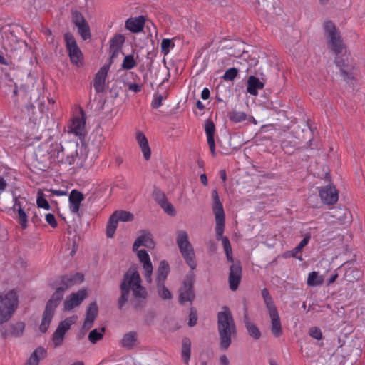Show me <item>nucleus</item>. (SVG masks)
Instances as JSON below:
<instances>
[{"mask_svg": "<svg viewBox=\"0 0 365 365\" xmlns=\"http://www.w3.org/2000/svg\"><path fill=\"white\" fill-rule=\"evenodd\" d=\"M82 115L81 118H74L70 126L71 131L76 135H81L85 128L86 119L83 111H82Z\"/></svg>", "mask_w": 365, "mask_h": 365, "instance_id": "28", "label": "nucleus"}, {"mask_svg": "<svg viewBox=\"0 0 365 365\" xmlns=\"http://www.w3.org/2000/svg\"><path fill=\"white\" fill-rule=\"evenodd\" d=\"M195 275L192 270L187 273L183 280L182 284L179 289L178 302L183 305L185 302L192 303L195 299L194 283Z\"/></svg>", "mask_w": 365, "mask_h": 365, "instance_id": "9", "label": "nucleus"}, {"mask_svg": "<svg viewBox=\"0 0 365 365\" xmlns=\"http://www.w3.org/2000/svg\"><path fill=\"white\" fill-rule=\"evenodd\" d=\"M138 257L141 263H143V268L153 266L150 256L145 250H140L138 252Z\"/></svg>", "mask_w": 365, "mask_h": 365, "instance_id": "44", "label": "nucleus"}, {"mask_svg": "<svg viewBox=\"0 0 365 365\" xmlns=\"http://www.w3.org/2000/svg\"><path fill=\"white\" fill-rule=\"evenodd\" d=\"M152 197L159 205H160L162 203H165V201L168 200L165 193L156 186L153 187Z\"/></svg>", "mask_w": 365, "mask_h": 365, "instance_id": "43", "label": "nucleus"}, {"mask_svg": "<svg viewBox=\"0 0 365 365\" xmlns=\"http://www.w3.org/2000/svg\"><path fill=\"white\" fill-rule=\"evenodd\" d=\"M136 140L141 149V151L143 154V157L146 160H148L150 158L151 155V150L148 144V140L145 135V134L141 131H138L136 133Z\"/></svg>", "mask_w": 365, "mask_h": 365, "instance_id": "22", "label": "nucleus"}, {"mask_svg": "<svg viewBox=\"0 0 365 365\" xmlns=\"http://www.w3.org/2000/svg\"><path fill=\"white\" fill-rule=\"evenodd\" d=\"M191 354V341L189 338L185 337L182 342V359L185 364H188Z\"/></svg>", "mask_w": 365, "mask_h": 365, "instance_id": "29", "label": "nucleus"}, {"mask_svg": "<svg viewBox=\"0 0 365 365\" xmlns=\"http://www.w3.org/2000/svg\"><path fill=\"white\" fill-rule=\"evenodd\" d=\"M197 322V312L195 307H192L189 314L188 326L193 327Z\"/></svg>", "mask_w": 365, "mask_h": 365, "instance_id": "57", "label": "nucleus"}, {"mask_svg": "<svg viewBox=\"0 0 365 365\" xmlns=\"http://www.w3.org/2000/svg\"><path fill=\"white\" fill-rule=\"evenodd\" d=\"M336 56L334 62L336 66L339 68L340 71L351 66L349 64L347 60L344 59L343 57L339 56V55Z\"/></svg>", "mask_w": 365, "mask_h": 365, "instance_id": "58", "label": "nucleus"}, {"mask_svg": "<svg viewBox=\"0 0 365 365\" xmlns=\"http://www.w3.org/2000/svg\"><path fill=\"white\" fill-rule=\"evenodd\" d=\"M120 296L118 299V308L122 310L128 302L130 292L133 299L131 300L133 307L135 310H141L146 306L148 293L142 285V279L135 268L130 267L123 275L120 284Z\"/></svg>", "mask_w": 365, "mask_h": 365, "instance_id": "1", "label": "nucleus"}, {"mask_svg": "<svg viewBox=\"0 0 365 365\" xmlns=\"http://www.w3.org/2000/svg\"><path fill=\"white\" fill-rule=\"evenodd\" d=\"M354 66H350L340 71L341 75L343 76L344 80L349 81L354 78V74L353 73Z\"/></svg>", "mask_w": 365, "mask_h": 365, "instance_id": "55", "label": "nucleus"}, {"mask_svg": "<svg viewBox=\"0 0 365 365\" xmlns=\"http://www.w3.org/2000/svg\"><path fill=\"white\" fill-rule=\"evenodd\" d=\"M125 41V37L122 34L115 35L110 40V48L121 49Z\"/></svg>", "mask_w": 365, "mask_h": 365, "instance_id": "46", "label": "nucleus"}, {"mask_svg": "<svg viewBox=\"0 0 365 365\" xmlns=\"http://www.w3.org/2000/svg\"><path fill=\"white\" fill-rule=\"evenodd\" d=\"M117 217V220L121 222H131L134 219L133 215L128 212L125 210H117L113 212Z\"/></svg>", "mask_w": 365, "mask_h": 365, "instance_id": "42", "label": "nucleus"}, {"mask_svg": "<svg viewBox=\"0 0 365 365\" xmlns=\"http://www.w3.org/2000/svg\"><path fill=\"white\" fill-rule=\"evenodd\" d=\"M262 296L263 297L264 304L268 310L276 308L272 296L269 294V290L267 288H264L262 289Z\"/></svg>", "mask_w": 365, "mask_h": 365, "instance_id": "39", "label": "nucleus"}, {"mask_svg": "<svg viewBox=\"0 0 365 365\" xmlns=\"http://www.w3.org/2000/svg\"><path fill=\"white\" fill-rule=\"evenodd\" d=\"M75 323L74 317H67L66 319L61 321L52 335V341L54 347L60 346L64 340L65 334L68 331L73 324Z\"/></svg>", "mask_w": 365, "mask_h": 365, "instance_id": "11", "label": "nucleus"}, {"mask_svg": "<svg viewBox=\"0 0 365 365\" xmlns=\"http://www.w3.org/2000/svg\"><path fill=\"white\" fill-rule=\"evenodd\" d=\"M324 34L328 38V46L331 50L339 55L342 53L344 44L341 37L340 32L332 21L327 20L324 23Z\"/></svg>", "mask_w": 365, "mask_h": 365, "instance_id": "7", "label": "nucleus"}, {"mask_svg": "<svg viewBox=\"0 0 365 365\" xmlns=\"http://www.w3.org/2000/svg\"><path fill=\"white\" fill-rule=\"evenodd\" d=\"M145 18L139 16L135 18H129L125 21V28L133 33H139L144 28Z\"/></svg>", "mask_w": 365, "mask_h": 365, "instance_id": "21", "label": "nucleus"}, {"mask_svg": "<svg viewBox=\"0 0 365 365\" xmlns=\"http://www.w3.org/2000/svg\"><path fill=\"white\" fill-rule=\"evenodd\" d=\"M141 235L140 237H144L143 242L144 245L143 246L146 247L148 249H153L155 247V242L153 239V235L148 230H141Z\"/></svg>", "mask_w": 365, "mask_h": 365, "instance_id": "41", "label": "nucleus"}, {"mask_svg": "<svg viewBox=\"0 0 365 365\" xmlns=\"http://www.w3.org/2000/svg\"><path fill=\"white\" fill-rule=\"evenodd\" d=\"M242 279V265L240 261H236L230 267L228 277L230 289L236 291Z\"/></svg>", "mask_w": 365, "mask_h": 365, "instance_id": "12", "label": "nucleus"}, {"mask_svg": "<svg viewBox=\"0 0 365 365\" xmlns=\"http://www.w3.org/2000/svg\"><path fill=\"white\" fill-rule=\"evenodd\" d=\"M205 130L207 135V143L212 156H215V125L211 119H207L205 123Z\"/></svg>", "mask_w": 365, "mask_h": 365, "instance_id": "17", "label": "nucleus"}, {"mask_svg": "<svg viewBox=\"0 0 365 365\" xmlns=\"http://www.w3.org/2000/svg\"><path fill=\"white\" fill-rule=\"evenodd\" d=\"M18 306V297L14 290L0 294V324L9 321Z\"/></svg>", "mask_w": 365, "mask_h": 365, "instance_id": "5", "label": "nucleus"}, {"mask_svg": "<svg viewBox=\"0 0 365 365\" xmlns=\"http://www.w3.org/2000/svg\"><path fill=\"white\" fill-rule=\"evenodd\" d=\"M310 238V234L307 233L297 246H296L292 250L285 252V257H295L299 260H302V256H298V254L300 253L302 249L309 243Z\"/></svg>", "mask_w": 365, "mask_h": 365, "instance_id": "24", "label": "nucleus"}, {"mask_svg": "<svg viewBox=\"0 0 365 365\" xmlns=\"http://www.w3.org/2000/svg\"><path fill=\"white\" fill-rule=\"evenodd\" d=\"M46 220L53 228L56 227L58 225L55 216L51 213L46 215Z\"/></svg>", "mask_w": 365, "mask_h": 365, "instance_id": "62", "label": "nucleus"}, {"mask_svg": "<svg viewBox=\"0 0 365 365\" xmlns=\"http://www.w3.org/2000/svg\"><path fill=\"white\" fill-rule=\"evenodd\" d=\"M120 88L118 87L115 85H113L112 88H110V93L111 95V97L113 98H116L119 96V92H120Z\"/></svg>", "mask_w": 365, "mask_h": 365, "instance_id": "64", "label": "nucleus"}, {"mask_svg": "<svg viewBox=\"0 0 365 365\" xmlns=\"http://www.w3.org/2000/svg\"><path fill=\"white\" fill-rule=\"evenodd\" d=\"M11 329V334L14 336H19L23 334L25 328V324L23 322H17L12 324Z\"/></svg>", "mask_w": 365, "mask_h": 365, "instance_id": "50", "label": "nucleus"}, {"mask_svg": "<svg viewBox=\"0 0 365 365\" xmlns=\"http://www.w3.org/2000/svg\"><path fill=\"white\" fill-rule=\"evenodd\" d=\"M137 341V332L131 331L124 334L121 340V346L128 350H130L136 345Z\"/></svg>", "mask_w": 365, "mask_h": 365, "instance_id": "27", "label": "nucleus"}, {"mask_svg": "<svg viewBox=\"0 0 365 365\" xmlns=\"http://www.w3.org/2000/svg\"><path fill=\"white\" fill-rule=\"evenodd\" d=\"M36 204L38 208H43L47 210L51 208L48 200L46 199V195L41 191L38 192Z\"/></svg>", "mask_w": 365, "mask_h": 365, "instance_id": "47", "label": "nucleus"}, {"mask_svg": "<svg viewBox=\"0 0 365 365\" xmlns=\"http://www.w3.org/2000/svg\"><path fill=\"white\" fill-rule=\"evenodd\" d=\"M109 68L110 65H104L95 75L93 87L98 93L105 91V82Z\"/></svg>", "mask_w": 365, "mask_h": 365, "instance_id": "15", "label": "nucleus"}, {"mask_svg": "<svg viewBox=\"0 0 365 365\" xmlns=\"http://www.w3.org/2000/svg\"><path fill=\"white\" fill-rule=\"evenodd\" d=\"M158 294L163 299H170L173 297L171 292L164 285V282H161V286L158 287Z\"/></svg>", "mask_w": 365, "mask_h": 365, "instance_id": "53", "label": "nucleus"}, {"mask_svg": "<svg viewBox=\"0 0 365 365\" xmlns=\"http://www.w3.org/2000/svg\"><path fill=\"white\" fill-rule=\"evenodd\" d=\"M87 297L86 289H81L77 292L71 294L63 302V308L66 311H70L75 307L79 306Z\"/></svg>", "mask_w": 365, "mask_h": 365, "instance_id": "13", "label": "nucleus"}, {"mask_svg": "<svg viewBox=\"0 0 365 365\" xmlns=\"http://www.w3.org/2000/svg\"><path fill=\"white\" fill-rule=\"evenodd\" d=\"M98 308L97 304L96 302L91 303L86 310V315L84 321L93 325L98 316Z\"/></svg>", "mask_w": 365, "mask_h": 365, "instance_id": "31", "label": "nucleus"}, {"mask_svg": "<svg viewBox=\"0 0 365 365\" xmlns=\"http://www.w3.org/2000/svg\"><path fill=\"white\" fill-rule=\"evenodd\" d=\"M18 216L16 217V221L21 225V227L23 230H25L28 227V216L26 212L24 211V207L17 208L16 210Z\"/></svg>", "mask_w": 365, "mask_h": 365, "instance_id": "37", "label": "nucleus"}, {"mask_svg": "<svg viewBox=\"0 0 365 365\" xmlns=\"http://www.w3.org/2000/svg\"><path fill=\"white\" fill-rule=\"evenodd\" d=\"M271 318V331L275 337H279L282 334V329L278 310L276 308L268 310Z\"/></svg>", "mask_w": 365, "mask_h": 365, "instance_id": "18", "label": "nucleus"}, {"mask_svg": "<svg viewBox=\"0 0 365 365\" xmlns=\"http://www.w3.org/2000/svg\"><path fill=\"white\" fill-rule=\"evenodd\" d=\"M106 328L103 327L99 331L98 329H94L88 334V340L92 344H96L98 341L101 340L103 337Z\"/></svg>", "mask_w": 365, "mask_h": 365, "instance_id": "35", "label": "nucleus"}, {"mask_svg": "<svg viewBox=\"0 0 365 365\" xmlns=\"http://www.w3.org/2000/svg\"><path fill=\"white\" fill-rule=\"evenodd\" d=\"M212 212L215 215L216 226V239L217 240H222V245L225 250V252L232 251L230 240L227 237L223 236L225 223V214L223 208V205L220 202L218 192L216 190H214L212 192Z\"/></svg>", "mask_w": 365, "mask_h": 365, "instance_id": "3", "label": "nucleus"}, {"mask_svg": "<svg viewBox=\"0 0 365 365\" xmlns=\"http://www.w3.org/2000/svg\"><path fill=\"white\" fill-rule=\"evenodd\" d=\"M137 63L133 54L125 56L122 63V68L124 70H130L136 66Z\"/></svg>", "mask_w": 365, "mask_h": 365, "instance_id": "45", "label": "nucleus"}, {"mask_svg": "<svg viewBox=\"0 0 365 365\" xmlns=\"http://www.w3.org/2000/svg\"><path fill=\"white\" fill-rule=\"evenodd\" d=\"M46 350L42 347H37L31 354L29 359L26 361V365H38L40 359L46 357Z\"/></svg>", "mask_w": 365, "mask_h": 365, "instance_id": "26", "label": "nucleus"}, {"mask_svg": "<svg viewBox=\"0 0 365 365\" xmlns=\"http://www.w3.org/2000/svg\"><path fill=\"white\" fill-rule=\"evenodd\" d=\"M248 334L255 340H258L261 337V331L253 323L248 324L246 327Z\"/></svg>", "mask_w": 365, "mask_h": 365, "instance_id": "48", "label": "nucleus"}, {"mask_svg": "<svg viewBox=\"0 0 365 365\" xmlns=\"http://www.w3.org/2000/svg\"><path fill=\"white\" fill-rule=\"evenodd\" d=\"M25 110L27 113L29 120L36 124L38 119L39 118V116L37 112L36 111V108L34 105L31 103L27 104L25 106Z\"/></svg>", "mask_w": 365, "mask_h": 365, "instance_id": "40", "label": "nucleus"}, {"mask_svg": "<svg viewBox=\"0 0 365 365\" xmlns=\"http://www.w3.org/2000/svg\"><path fill=\"white\" fill-rule=\"evenodd\" d=\"M144 269V271H145V273H144V276H145V280L148 283H151L152 282V274H153V266L151 267H149L147 265V267H145L143 268Z\"/></svg>", "mask_w": 365, "mask_h": 365, "instance_id": "63", "label": "nucleus"}, {"mask_svg": "<svg viewBox=\"0 0 365 365\" xmlns=\"http://www.w3.org/2000/svg\"><path fill=\"white\" fill-rule=\"evenodd\" d=\"M163 96L160 93H157L154 96V99L152 101L151 106L153 108H158L162 105Z\"/></svg>", "mask_w": 365, "mask_h": 365, "instance_id": "60", "label": "nucleus"}, {"mask_svg": "<svg viewBox=\"0 0 365 365\" xmlns=\"http://www.w3.org/2000/svg\"><path fill=\"white\" fill-rule=\"evenodd\" d=\"M176 242L186 263L191 270H194L197 267V263L195 260V255L194 249L188 240V235L186 231L178 230L177 232Z\"/></svg>", "mask_w": 365, "mask_h": 365, "instance_id": "6", "label": "nucleus"}, {"mask_svg": "<svg viewBox=\"0 0 365 365\" xmlns=\"http://www.w3.org/2000/svg\"><path fill=\"white\" fill-rule=\"evenodd\" d=\"M309 335L316 339H321L322 338V333L319 327H313L309 329Z\"/></svg>", "mask_w": 365, "mask_h": 365, "instance_id": "59", "label": "nucleus"}, {"mask_svg": "<svg viewBox=\"0 0 365 365\" xmlns=\"http://www.w3.org/2000/svg\"><path fill=\"white\" fill-rule=\"evenodd\" d=\"M116 215L113 213L108 221L107 226H106V236L108 238L113 237L117 226L118 220H117V217H115Z\"/></svg>", "mask_w": 365, "mask_h": 365, "instance_id": "32", "label": "nucleus"}, {"mask_svg": "<svg viewBox=\"0 0 365 365\" xmlns=\"http://www.w3.org/2000/svg\"><path fill=\"white\" fill-rule=\"evenodd\" d=\"M64 41L66 43V47L67 50H70L71 48L78 47L76 41L73 35L70 32H66L64 34Z\"/></svg>", "mask_w": 365, "mask_h": 365, "instance_id": "49", "label": "nucleus"}, {"mask_svg": "<svg viewBox=\"0 0 365 365\" xmlns=\"http://www.w3.org/2000/svg\"><path fill=\"white\" fill-rule=\"evenodd\" d=\"M331 215L341 224L351 222V213L345 207H332L331 208Z\"/></svg>", "mask_w": 365, "mask_h": 365, "instance_id": "23", "label": "nucleus"}, {"mask_svg": "<svg viewBox=\"0 0 365 365\" xmlns=\"http://www.w3.org/2000/svg\"><path fill=\"white\" fill-rule=\"evenodd\" d=\"M217 330L220 336V349L226 351L232 343V335L236 334V327L230 309L225 306L217 313Z\"/></svg>", "mask_w": 365, "mask_h": 365, "instance_id": "2", "label": "nucleus"}, {"mask_svg": "<svg viewBox=\"0 0 365 365\" xmlns=\"http://www.w3.org/2000/svg\"><path fill=\"white\" fill-rule=\"evenodd\" d=\"M65 291L66 290L59 285L46 302L42 316L41 323L39 326V329L42 333L47 331L54 316L56 309L60 304L63 298Z\"/></svg>", "mask_w": 365, "mask_h": 365, "instance_id": "4", "label": "nucleus"}, {"mask_svg": "<svg viewBox=\"0 0 365 365\" xmlns=\"http://www.w3.org/2000/svg\"><path fill=\"white\" fill-rule=\"evenodd\" d=\"M227 118L230 121L238 123L247 119V114L242 111L231 110L228 112Z\"/></svg>", "mask_w": 365, "mask_h": 365, "instance_id": "36", "label": "nucleus"}, {"mask_svg": "<svg viewBox=\"0 0 365 365\" xmlns=\"http://www.w3.org/2000/svg\"><path fill=\"white\" fill-rule=\"evenodd\" d=\"M93 327L91 324H89L87 322H83V326L78 333L76 335L77 340H81L83 339L87 333V331Z\"/></svg>", "mask_w": 365, "mask_h": 365, "instance_id": "54", "label": "nucleus"}, {"mask_svg": "<svg viewBox=\"0 0 365 365\" xmlns=\"http://www.w3.org/2000/svg\"><path fill=\"white\" fill-rule=\"evenodd\" d=\"M175 46L174 43L171 39L164 38L161 42V52L165 56L167 55L170 48H173Z\"/></svg>", "mask_w": 365, "mask_h": 365, "instance_id": "52", "label": "nucleus"}, {"mask_svg": "<svg viewBox=\"0 0 365 365\" xmlns=\"http://www.w3.org/2000/svg\"><path fill=\"white\" fill-rule=\"evenodd\" d=\"M83 194L78 190H72L69 195V208L72 213L80 216L79 209L81 202L84 200Z\"/></svg>", "mask_w": 365, "mask_h": 365, "instance_id": "16", "label": "nucleus"}, {"mask_svg": "<svg viewBox=\"0 0 365 365\" xmlns=\"http://www.w3.org/2000/svg\"><path fill=\"white\" fill-rule=\"evenodd\" d=\"M78 143H75L73 145V151L71 153H67L66 156L65 163L72 165L74 163L76 158L78 157ZM46 154V157L48 158H51L53 160H57L58 162H63L65 157V151L64 148L61 144L57 143H51L50 145L49 149L45 151Z\"/></svg>", "mask_w": 365, "mask_h": 365, "instance_id": "8", "label": "nucleus"}, {"mask_svg": "<svg viewBox=\"0 0 365 365\" xmlns=\"http://www.w3.org/2000/svg\"><path fill=\"white\" fill-rule=\"evenodd\" d=\"M281 147L286 153L291 154L294 152V147L287 140H283Z\"/></svg>", "mask_w": 365, "mask_h": 365, "instance_id": "61", "label": "nucleus"}, {"mask_svg": "<svg viewBox=\"0 0 365 365\" xmlns=\"http://www.w3.org/2000/svg\"><path fill=\"white\" fill-rule=\"evenodd\" d=\"M322 201L327 205H333L338 200V191L334 186L327 185L319 190Z\"/></svg>", "mask_w": 365, "mask_h": 365, "instance_id": "14", "label": "nucleus"}, {"mask_svg": "<svg viewBox=\"0 0 365 365\" xmlns=\"http://www.w3.org/2000/svg\"><path fill=\"white\" fill-rule=\"evenodd\" d=\"M170 270V269L168 262L166 260H162L159 264L157 271L156 280L158 287H160L161 286V282H164L167 279Z\"/></svg>", "mask_w": 365, "mask_h": 365, "instance_id": "25", "label": "nucleus"}, {"mask_svg": "<svg viewBox=\"0 0 365 365\" xmlns=\"http://www.w3.org/2000/svg\"><path fill=\"white\" fill-rule=\"evenodd\" d=\"M105 138L101 133H99L97 130L93 132L89 138V140L91 144L96 148L99 149L103 144Z\"/></svg>", "mask_w": 365, "mask_h": 365, "instance_id": "38", "label": "nucleus"}, {"mask_svg": "<svg viewBox=\"0 0 365 365\" xmlns=\"http://www.w3.org/2000/svg\"><path fill=\"white\" fill-rule=\"evenodd\" d=\"M265 81L264 78L259 80L255 76H250L247 78V92L252 96L258 95V90L264 87Z\"/></svg>", "mask_w": 365, "mask_h": 365, "instance_id": "20", "label": "nucleus"}, {"mask_svg": "<svg viewBox=\"0 0 365 365\" xmlns=\"http://www.w3.org/2000/svg\"><path fill=\"white\" fill-rule=\"evenodd\" d=\"M239 70L236 68H230L227 69L222 76L225 81H233L238 75Z\"/></svg>", "mask_w": 365, "mask_h": 365, "instance_id": "51", "label": "nucleus"}, {"mask_svg": "<svg viewBox=\"0 0 365 365\" xmlns=\"http://www.w3.org/2000/svg\"><path fill=\"white\" fill-rule=\"evenodd\" d=\"M361 276V273L359 269L349 267L346 269L344 274L343 280L347 282H353L358 280Z\"/></svg>", "mask_w": 365, "mask_h": 365, "instance_id": "30", "label": "nucleus"}, {"mask_svg": "<svg viewBox=\"0 0 365 365\" xmlns=\"http://www.w3.org/2000/svg\"><path fill=\"white\" fill-rule=\"evenodd\" d=\"M160 206L168 215L170 216H175L176 215L175 207L168 201V200L165 201V203H162Z\"/></svg>", "mask_w": 365, "mask_h": 365, "instance_id": "56", "label": "nucleus"}, {"mask_svg": "<svg viewBox=\"0 0 365 365\" xmlns=\"http://www.w3.org/2000/svg\"><path fill=\"white\" fill-rule=\"evenodd\" d=\"M83 279L84 276L80 272L70 275H63L61 277L60 286L66 290L75 284L81 283Z\"/></svg>", "mask_w": 365, "mask_h": 365, "instance_id": "19", "label": "nucleus"}, {"mask_svg": "<svg viewBox=\"0 0 365 365\" xmlns=\"http://www.w3.org/2000/svg\"><path fill=\"white\" fill-rule=\"evenodd\" d=\"M67 51L68 53L71 62L73 64L78 66V63L83 59V53L79 47L78 46L71 48L70 50H67Z\"/></svg>", "mask_w": 365, "mask_h": 365, "instance_id": "34", "label": "nucleus"}, {"mask_svg": "<svg viewBox=\"0 0 365 365\" xmlns=\"http://www.w3.org/2000/svg\"><path fill=\"white\" fill-rule=\"evenodd\" d=\"M72 22L78 29V32L81 38L86 41L91 37L90 26L81 12L72 9L71 11Z\"/></svg>", "mask_w": 365, "mask_h": 365, "instance_id": "10", "label": "nucleus"}, {"mask_svg": "<svg viewBox=\"0 0 365 365\" xmlns=\"http://www.w3.org/2000/svg\"><path fill=\"white\" fill-rule=\"evenodd\" d=\"M324 283V278L319 275L317 272H312L309 274L307 284L309 287L321 286Z\"/></svg>", "mask_w": 365, "mask_h": 365, "instance_id": "33", "label": "nucleus"}]
</instances>
